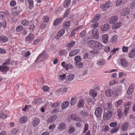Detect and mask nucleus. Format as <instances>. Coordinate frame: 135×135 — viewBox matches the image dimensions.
Listing matches in <instances>:
<instances>
[{
    "label": "nucleus",
    "mask_w": 135,
    "mask_h": 135,
    "mask_svg": "<svg viewBox=\"0 0 135 135\" xmlns=\"http://www.w3.org/2000/svg\"><path fill=\"white\" fill-rule=\"evenodd\" d=\"M109 128V127L108 126H104L103 127L102 130L103 131L105 132L108 131Z\"/></svg>",
    "instance_id": "obj_53"
},
{
    "label": "nucleus",
    "mask_w": 135,
    "mask_h": 135,
    "mask_svg": "<svg viewBox=\"0 0 135 135\" xmlns=\"http://www.w3.org/2000/svg\"><path fill=\"white\" fill-rule=\"evenodd\" d=\"M93 35V38L95 39H97L99 37V32L97 29H94L92 31Z\"/></svg>",
    "instance_id": "obj_8"
},
{
    "label": "nucleus",
    "mask_w": 135,
    "mask_h": 135,
    "mask_svg": "<svg viewBox=\"0 0 135 135\" xmlns=\"http://www.w3.org/2000/svg\"><path fill=\"white\" fill-rule=\"evenodd\" d=\"M105 62V60H98L97 64L98 66H101L104 64Z\"/></svg>",
    "instance_id": "obj_29"
},
{
    "label": "nucleus",
    "mask_w": 135,
    "mask_h": 135,
    "mask_svg": "<svg viewBox=\"0 0 135 135\" xmlns=\"http://www.w3.org/2000/svg\"><path fill=\"white\" fill-rule=\"evenodd\" d=\"M119 48H114L112 51H111L110 53L111 55H113L115 53L116 51L118 50Z\"/></svg>",
    "instance_id": "obj_55"
},
{
    "label": "nucleus",
    "mask_w": 135,
    "mask_h": 135,
    "mask_svg": "<svg viewBox=\"0 0 135 135\" xmlns=\"http://www.w3.org/2000/svg\"><path fill=\"white\" fill-rule=\"evenodd\" d=\"M112 116V113L111 111H108L106 112L104 115V117L105 120L110 119Z\"/></svg>",
    "instance_id": "obj_9"
},
{
    "label": "nucleus",
    "mask_w": 135,
    "mask_h": 135,
    "mask_svg": "<svg viewBox=\"0 0 135 135\" xmlns=\"http://www.w3.org/2000/svg\"><path fill=\"white\" fill-rule=\"evenodd\" d=\"M130 12L129 9L127 8H125L122 9L120 14L122 16H124L128 14Z\"/></svg>",
    "instance_id": "obj_5"
},
{
    "label": "nucleus",
    "mask_w": 135,
    "mask_h": 135,
    "mask_svg": "<svg viewBox=\"0 0 135 135\" xmlns=\"http://www.w3.org/2000/svg\"><path fill=\"white\" fill-rule=\"evenodd\" d=\"M29 3V8L31 9H32L34 6V2L33 0H28Z\"/></svg>",
    "instance_id": "obj_38"
},
{
    "label": "nucleus",
    "mask_w": 135,
    "mask_h": 135,
    "mask_svg": "<svg viewBox=\"0 0 135 135\" xmlns=\"http://www.w3.org/2000/svg\"><path fill=\"white\" fill-rule=\"evenodd\" d=\"M66 51L64 50H61L59 51V54L60 55H63L66 54Z\"/></svg>",
    "instance_id": "obj_48"
},
{
    "label": "nucleus",
    "mask_w": 135,
    "mask_h": 135,
    "mask_svg": "<svg viewBox=\"0 0 135 135\" xmlns=\"http://www.w3.org/2000/svg\"><path fill=\"white\" fill-rule=\"evenodd\" d=\"M122 51L123 52H126L128 51V48L127 47L123 46L122 47Z\"/></svg>",
    "instance_id": "obj_61"
},
{
    "label": "nucleus",
    "mask_w": 135,
    "mask_h": 135,
    "mask_svg": "<svg viewBox=\"0 0 135 135\" xmlns=\"http://www.w3.org/2000/svg\"><path fill=\"white\" fill-rule=\"evenodd\" d=\"M49 17L47 16H44L42 18L43 22L45 23L48 22L49 21Z\"/></svg>",
    "instance_id": "obj_43"
},
{
    "label": "nucleus",
    "mask_w": 135,
    "mask_h": 135,
    "mask_svg": "<svg viewBox=\"0 0 135 135\" xmlns=\"http://www.w3.org/2000/svg\"><path fill=\"white\" fill-rule=\"evenodd\" d=\"M34 37V36L33 33H30L26 38V41H30L32 40Z\"/></svg>",
    "instance_id": "obj_23"
},
{
    "label": "nucleus",
    "mask_w": 135,
    "mask_h": 135,
    "mask_svg": "<svg viewBox=\"0 0 135 135\" xmlns=\"http://www.w3.org/2000/svg\"><path fill=\"white\" fill-rule=\"evenodd\" d=\"M135 56V48L133 49L129 52L128 56L130 58H133Z\"/></svg>",
    "instance_id": "obj_27"
},
{
    "label": "nucleus",
    "mask_w": 135,
    "mask_h": 135,
    "mask_svg": "<svg viewBox=\"0 0 135 135\" xmlns=\"http://www.w3.org/2000/svg\"><path fill=\"white\" fill-rule=\"evenodd\" d=\"M40 123V119L38 118H35L32 123V126L34 127L36 126Z\"/></svg>",
    "instance_id": "obj_16"
},
{
    "label": "nucleus",
    "mask_w": 135,
    "mask_h": 135,
    "mask_svg": "<svg viewBox=\"0 0 135 135\" xmlns=\"http://www.w3.org/2000/svg\"><path fill=\"white\" fill-rule=\"evenodd\" d=\"M61 65L66 70H68L69 69H72L74 66L70 64H66L65 62H63L61 64Z\"/></svg>",
    "instance_id": "obj_4"
},
{
    "label": "nucleus",
    "mask_w": 135,
    "mask_h": 135,
    "mask_svg": "<svg viewBox=\"0 0 135 135\" xmlns=\"http://www.w3.org/2000/svg\"><path fill=\"white\" fill-rule=\"evenodd\" d=\"M27 118L26 116H23L20 119V122L22 123H25L27 121Z\"/></svg>",
    "instance_id": "obj_34"
},
{
    "label": "nucleus",
    "mask_w": 135,
    "mask_h": 135,
    "mask_svg": "<svg viewBox=\"0 0 135 135\" xmlns=\"http://www.w3.org/2000/svg\"><path fill=\"white\" fill-rule=\"evenodd\" d=\"M104 51L107 52H109L110 51L109 46H107L105 47L104 49Z\"/></svg>",
    "instance_id": "obj_63"
},
{
    "label": "nucleus",
    "mask_w": 135,
    "mask_h": 135,
    "mask_svg": "<svg viewBox=\"0 0 135 135\" xmlns=\"http://www.w3.org/2000/svg\"><path fill=\"white\" fill-rule=\"evenodd\" d=\"M100 17L99 14H97L95 15L92 21V23H95L98 21Z\"/></svg>",
    "instance_id": "obj_30"
},
{
    "label": "nucleus",
    "mask_w": 135,
    "mask_h": 135,
    "mask_svg": "<svg viewBox=\"0 0 135 135\" xmlns=\"http://www.w3.org/2000/svg\"><path fill=\"white\" fill-rule=\"evenodd\" d=\"M23 27L22 25L18 26L16 28V31L18 32H20L23 30Z\"/></svg>",
    "instance_id": "obj_46"
},
{
    "label": "nucleus",
    "mask_w": 135,
    "mask_h": 135,
    "mask_svg": "<svg viewBox=\"0 0 135 135\" xmlns=\"http://www.w3.org/2000/svg\"><path fill=\"white\" fill-rule=\"evenodd\" d=\"M118 20V17L116 16H112L109 20V22L111 24H113Z\"/></svg>",
    "instance_id": "obj_13"
},
{
    "label": "nucleus",
    "mask_w": 135,
    "mask_h": 135,
    "mask_svg": "<svg viewBox=\"0 0 135 135\" xmlns=\"http://www.w3.org/2000/svg\"><path fill=\"white\" fill-rule=\"evenodd\" d=\"M46 55V53L45 51L43 52L38 56L36 59H45Z\"/></svg>",
    "instance_id": "obj_21"
},
{
    "label": "nucleus",
    "mask_w": 135,
    "mask_h": 135,
    "mask_svg": "<svg viewBox=\"0 0 135 135\" xmlns=\"http://www.w3.org/2000/svg\"><path fill=\"white\" fill-rule=\"evenodd\" d=\"M113 93V91L110 89H108L105 91L106 95L108 97H111Z\"/></svg>",
    "instance_id": "obj_17"
},
{
    "label": "nucleus",
    "mask_w": 135,
    "mask_h": 135,
    "mask_svg": "<svg viewBox=\"0 0 135 135\" xmlns=\"http://www.w3.org/2000/svg\"><path fill=\"white\" fill-rule=\"evenodd\" d=\"M42 102V100L41 98H37L34 99V101L32 103L33 105L39 104Z\"/></svg>",
    "instance_id": "obj_24"
},
{
    "label": "nucleus",
    "mask_w": 135,
    "mask_h": 135,
    "mask_svg": "<svg viewBox=\"0 0 135 135\" xmlns=\"http://www.w3.org/2000/svg\"><path fill=\"white\" fill-rule=\"evenodd\" d=\"M94 23L91 26V27L93 28L94 29H95L98 26L99 23L98 22H95V23Z\"/></svg>",
    "instance_id": "obj_57"
},
{
    "label": "nucleus",
    "mask_w": 135,
    "mask_h": 135,
    "mask_svg": "<svg viewBox=\"0 0 135 135\" xmlns=\"http://www.w3.org/2000/svg\"><path fill=\"white\" fill-rule=\"evenodd\" d=\"M29 22L27 20H23L22 22V24L24 26H27L29 24Z\"/></svg>",
    "instance_id": "obj_45"
},
{
    "label": "nucleus",
    "mask_w": 135,
    "mask_h": 135,
    "mask_svg": "<svg viewBox=\"0 0 135 135\" xmlns=\"http://www.w3.org/2000/svg\"><path fill=\"white\" fill-rule=\"evenodd\" d=\"M80 51V50L78 49H75L70 52L69 54V56H73L78 54Z\"/></svg>",
    "instance_id": "obj_14"
},
{
    "label": "nucleus",
    "mask_w": 135,
    "mask_h": 135,
    "mask_svg": "<svg viewBox=\"0 0 135 135\" xmlns=\"http://www.w3.org/2000/svg\"><path fill=\"white\" fill-rule=\"evenodd\" d=\"M63 18H58L55 20L53 23V25L54 26H56L59 25L63 20Z\"/></svg>",
    "instance_id": "obj_11"
},
{
    "label": "nucleus",
    "mask_w": 135,
    "mask_h": 135,
    "mask_svg": "<svg viewBox=\"0 0 135 135\" xmlns=\"http://www.w3.org/2000/svg\"><path fill=\"white\" fill-rule=\"evenodd\" d=\"M109 25L108 24H105L102 26L101 29L103 31H105L109 30Z\"/></svg>",
    "instance_id": "obj_25"
},
{
    "label": "nucleus",
    "mask_w": 135,
    "mask_h": 135,
    "mask_svg": "<svg viewBox=\"0 0 135 135\" xmlns=\"http://www.w3.org/2000/svg\"><path fill=\"white\" fill-rule=\"evenodd\" d=\"M65 33V30L64 29H62L60 30L56 35L55 38L57 39H59L62 37Z\"/></svg>",
    "instance_id": "obj_6"
},
{
    "label": "nucleus",
    "mask_w": 135,
    "mask_h": 135,
    "mask_svg": "<svg viewBox=\"0 0 135 135\" xmlns=\"http://www.w3.org/2000/svg\"><path fill=\"white\" fill-rule=\"evenodd\" d=\"M75 62H74V64L76 66L79 68H81L83 67V63L80 62L81 60H75Z\"/></svg>",
    "instance_id": "obj_12"
},
{
    "label": "nucleus",
    "mask_w": 135,
    "mask_h": 135,
    "mask_svg": "<svg viewBox=\"0 0 135 135\" xmlns=\"http://www.w3.org/2000/svg\"><path fill=\"white\" fill-rule=\"evenodd\" d=\"M70 117L72 120L75 121H79L80 119V118L77 117L75 114H71Z\"/></svg>",
    "instance_id": "obj_31"
},
{
    "label": "nucleus",
    "mask_w": 135,
    "mask_h": 135,
    "mask_svg": "<svg viewBox=\"0 0 135 135\" xmlns=\"http://www.w3.org/2000/svg\"><path fill=\"white\" fill-rule=\"evenodd\" d=\"M70 25V21H66L64 23L63 26V27L65 29H67L68 28Z\"/></svg>",
    "instance_id": "obj_37"
},
{
    "label": "nucleus",
    "mask_w": 135,
    "mask_h": 135,
    "mask_svg": "<svg viewBox=\"0 0 135 135\" xmlns=\"http://www.w3.org/2000/svg\"><path fill=\"white\" fill-rule=\"evenodd\" d=\"M12 10L13 12V15L15 16H17L21 12L20 8H19L17 9V7H16L13 8Z\"/></svg>",
    "instance_id": "obj_7"
},
{
    "label": "nucleus",
    "mask_w": 135,
    "mask_h": 135,
    "mask_svg": "<svg viewBox=\"0 0 135 135\" xmlns=\"http://www.w3.org/2000/svg\"><path fill=\"white\" fill-rule=\"evenodd\" d=\"M75 78V76L73 74H70L68 75L67 77V80L66 81H70L73 80Z\"/></svg>",
    "instance_id": "obj_28"
},
{
    "label": "nucleus",
    "mask_w": 135,
    "mask_h": 135,
    "mask_svg": "<svg viewBox=\"0 0 135 135\" xmlns=\"http://www.w3.org/2000/svg\"><path fill=\"white\" fill-rule=\"evenodd\" d=\"M32 107L31 105H26L24 108L22 109V110L23 111H25L27 109H30L32 108Z\"/></svg>",
    "instance_id": "obj_51"
},
{
    "label": "nucleus",
    "mask_w": 135,
    "mask_h": 135,
    "mask_svg": "<svg viewBox=\"0 0 135 135\" xmlns=\"http://www.w3.org/2000/svg\"><path fill=\"white\" fill-rule=\"evenodd\" d=\"M122 25V23L118 22L112 26V28L114 29H117L119 28Z\"/></svg>",
    "instance_id": "obj_35"
},
{
    "label": "nucleus",
    "mask_w": 135,
    "mask_h": 135,
    "mask_svg": "<svg viewBox=\"0 0 135 135\" xmlns=\"http://www.w3.org/2000/svg\"><path fill=\"white\" fill-rule=\"evenodd\" d=\"M112 105L110 103H107L105 106H104V108L105 109H108V110H110L112 108Z\"/></svg>",
    "instance_id": "obj_36"
},
{
    "label": "nucleus",
    "mask_w": 135,
    "mask_h": 135,
    "mask_svg": "<svg viewBox=\"0 0 135 135\" xmlns=\"http://www.w3.org/2000/svg\"><path fill=\"white\" fill-rule=\"evenodd\" d=\"M125 76V74L123 72H120L119 73V78H121Z\"/></svg>",
    "instance_id": "obj_62"
},
{
    "label": "nucleus",
    "mask_w": 135,
    "mask_h": 135,
    "mask_svg": "<svg viewBox=\"0 0 135 135\" xmlns=\"http://www.w3.org/2000/svg\"><path fill=\"white\" fill-rule=\"evenodd\" d=\"M7 117V115H4V114L3 113H1L0 114V117L2 119H4L6 118Z\"/></svg>",
    "instance_id": "obj_58"
},
{
    "label": "nucleus",
    "mask_w": 135,
    "mask_h": 135,
    "mask_svg": "<svg viewBox=\"0 0 135 135\" xmlns=\"http://www.w3.org/2000/svg\"><path fill=\"white\" fill-rule=\"evenodd\" d=\"M102 113V110L99 107L97 108L95 110L94 114L95 115L98 117H99L101 116Z\"/></svg>",
    "instance_id": "obj_3"
},
{
    "label": "nucleus",
    "mask_w": 135,
    "mask_h": 135,
    "mask_svg": "<svg viewBox=\"0 0 135 135\" xmlns=\"http://www.w3.org/2000/svg\"><path fill=\"white\" fill-rule=\"evenodd\" d=\"M80 115L84 118L87 117L89 115V113L88 112L84 110H82L80 112Z\"/></svg>",
    "instance_id": "obj_18"
},
{
    "label": "nucleus",
    "mask_w": 135,
    "mask_h": 135,
    "mask_svg": "<svg viewBox=\"0 0 135 135\" xmlns=\"http://www.w3.org/2000/svg\"><path fill=\"white\" fill-rule=\"evenodd\" d=\"M60 103H58V102H56L52 104L51 105V106L52 107H55L59 106L60 105Z\"/></svg>",
    "instance_id": "obj_60"
},
{
    "label": "nucleus",
    "mask_w": 135,
    "mask_h": 135,
    "mask_svg": "<svg viewBox=\"0 0 135 135\" xmlns=\"http://www.w3.org/2000/svg\"><path fill=\"white\" fill-rule=\"evenodd\" d=\"M66 77V75L65 74L59 76V77L61 80H64Z\"/></svg>",
    "instance_id": "obj_52"
},
{
    "label": "nucleus",
    "mask_w": 135,
    "mask_h": 135,
    "mask_svg": "<svg viewBox=\"0 0 135 135\" xmlns=\"http://www.w3.org/2000/svg\"><path fill=\"white\" fill-rule=\"evenodd\" d=\"M120 64L123 67H127L128 65V62L126 60H120Z\"/></svg>",
    "instance_id": "obj_26"
},
{
    "label": "nucleus",
    "mask_w": 135,
    "mask_h": 135,
    "mask_svg": "<svg viewBox=\"0 0 135 135\" xmlns=\"http://www.w3.org/2000/svg\"><path fill=\"white\" fill-rule=\"evenodd\" d=\"M75 128L72 126H70L68 129V132L70 133H71L75 131Z\"/></svg>",
    "instance_id": "obj_42"
},
{
    "label": "nucleus",
    "mask_w": 135,
    "mask_h": 135,
    "mask_svg": "<svg viewBox=\"0 0 135 135\" xmlns=\"http://www.w3.org/2000/svg\"><path fill=\"white\" fill-rule=\"evenodd\" d=\"M117 114L118 117L120 118H121L122 113V110L120 109H119L117 110Z\"/></svg>",
    "instance_id": "obj_49"
},
{
    "label": "nucleus",
    "mask_w": 135,
    "mask_h": 135,
    "mask_svg": "<svg viewBox=\"0 0 135 135\" xmlns=\"http://www.w3.org/2000/svg\"><path fill=\"white\" fill-rule=\"evenodd\" d=\"M123 101L122 100H118L117 102L115 104V106L118 108L119 106H120L122 103Z\"/></svg>",
    "instance_id": "obj_44"
},
{
    "label": "nucleus",
    "mask_w": 135,
    "mask_h": 135,
    "mask_svg": "<svg viewBox=\"0 0 135 135\" xmlns=\"http://www.w3.org/2000/svg\"><path fill=\"white\" fill-rule=\"evenodd\" d=\"M57 118V117L56 115H52L48 119L47 122L48 123H52L54 122Z\"/></svg>",
    "instance_id": "obj_19"
},
{
    "label": "nucleus",
    "mask_w": 135,
    "mask_h": 135,
    "mask_svg": "<svg viewBox=\"0 0 135 135\" xmlns=\"http://www.w3.org/2000/svg\"><path fill=\"white\" fill-rule=\"evenodd\" d=\"M89 93L90 95L93 97H95L97 95V93L93 89L91 90L90 91Z\"/></svg>",
    "instance_id": "obj_33"
},
{
    "label": "nucleus",
    "mask_w": 135,
    "mask_h": 135,
    "mask_svg": "<svg viewBox=\"0 0 135 135\" xmlns=\"http://www.w3.org/2000/svg\"><path fill=\"white\" fill-rule=\"evenodd\" d=\"M8 38L5 35L0 36V41L5 42L8 41Z\"/></svg>",
    "instance_id": "obj_20"
},
{
    "label": "nucleus",
    "mask_w": 135,
    "mask_h": 135,
    "mask_svg": "<svg viewBox=\"0 0 135 135\" xmlns=\"http://www.w3.org/2000/svg\"><path fill=\"white\" fill-rule=\"evenodd\" d=\"M10 61L8 60L6 62L4 63L2 65L0 66V71L3 73H6L8 71L9 67L8 66L10 64Z\"/></svg>",
    "instance_id": "obj_2"
},
{
    "label": "nucleus",
    "mask_w": 135,
    "mask_h": 135,
    "mask_svg": "<svg viewBox=\"0 0 135 135\" xmlns=\"http://www.w3.org/2000/svg\"><path fill=\"white\" fill-rule=\"evenodd\" d=\"M66 127V124L64 123L61 122L59 123L57 128L59 131H62L65 129Z\"/></svg>",
    "instance_id": "obj_10"
},
{
    "label": "nucleus",
    "mask_w": 135,
    "mask_h": 135,
    "mask_svg": "<svg viewBox=\"0 0 135 135\" xmlns=\"http://www.w3.org/2000/svg\"><path fill=\"white\" fill-rule=\"evenodd\" d=\"M84 101L83 99L80 100L78 102V106L79 107H83L84 105Z\"/></svg>",
    "instance_id": "obj_39"
},
{
    "label": "nucleus",
    "mask_w": 135,
    "mask_h": 135,
    "mask_svg": "<svg viewBox=\"0 0 135 135\" xmlns=\"http://www.w3.org/2000/svg\"><path fill=\"white\" fill-rule=\"evenodd\" d=\"M5 16V13L3 12L2 11L0 12V19H4Z\"/></svg>",
    "instance_id": "obj_50"
},
{
    "label": "nucleus",
    "mask_w": 135,
    "mask_h": 135,
    "mask_svg": "<svg viewBox=\"0 0 135 135\" xmlns=\"http://www.w3.org/2000/svg\"><path fill=\"white\" fill-rule=\"evenodd\" d=\"M77 99L76 98H72L70 101V104L72 105H74L76 102Z\"/></svg>",
    "instance_id": "obj_47"
},
{
    "label": "nucleus",
    "mask_w": 135,
    "mask_h": 135,
    "mask_svg": "<svg viewBox=\"0 0 135 135\" xmlns=\"http://www.w3.org/2000/svg\"><path fill=\"white\" fill-rule=\"evenodd\" d=\"M87 44L90 47L97 50H101L103 48L102 44L96 41L91 40L88 41Z\"/></svg>",
    "instance_id": "obj_1"
},
{
    "label": "nucleus",
    "mask_w": 135,
    "mask_h": 135,
    "mask_svg": "<svg viewBox=\"0 0 135 135\" xmlns=\"http://www.w3.org/2000/svg\"><path fill=\"white\" fill-rule=\"evenodd\" d=\"M129 126L128 123L126 122L123 123L121 127V129L123 131H126L127 129Z\"/></svg>",
    "instance_id": "obj_15"
},
{
    "label": "nucleus",
    "mask_w": 135,
    "mask_h": 135,
    "mask_svg": "<svg viewBox=\"0 0 135 135\" xmlns=\"http://www.w3.org/2000/svg\"><path fill=\"white\" fill-rule=\"evenodd\" d=\"M69 101H66L64 102L61 105L62 109H64L67 108L69 105Z\"/></svg>",
    "instance_id": "obj_32"
},
{
    "label": "nucleus",
    "mask_w": 135,
    "mask_h": 135,
    "mask_svg": "<svg viewBox=\"0 0 135 135\" xmlns=\"http://www.w3.org/2000/svg\"><path fill=\"white\" fill-rule=\"evenodd\" d=\"M42 89L44 91H46L49 90V88L47 86H44L42 88Z\"/></svg>",
    "instance_id": "obj_64"
},
{
    "label": "nucleus",
    "mask_w": 135,
    "mask_h": 135,
    "mask_svg": "<svg viewBox=\"0 0 135 135\" xmlns=\"http://www.w3.org/2000/svg\"><path fill=\"white\" fill-rule=\"evenodd\" d=\"M70 12V9H68L67 10L63 16V18H65L69 14Z\"/></svg>",
    "instance_id": "obj_59"
},
{
    "label": "nucleus",
    "mask_w": 135,
    "mask_h": 135,
    "mask_svg": "<svg viewBox=\"0 0 135 135\" xmlns=\"http://www.w3.org/2000/svg\"><path fill=\"white\" fill-rule=\"evenodd\" d=\"M75 42L74 41H71L70 43H69L66 45V46L69 47H71L74 46Z\"/></svg>",
    "instance_id": "obj_41"
},
{
    "label": "nucleus",
    "mask_w": 135,
    "mask_h": 135,
    "mask_svg": "<svg viewBox=\"0 0 135 135\" xmlns=\"http://www.w3.org/2000/svg\"><path fill=\"white\" fill-rule=\"evenodd\" d=\"M35 27V26L34 24H31L30 26V31H33Z\"/></svg>",
    "instance_id": "obj_56"
},
{
    "label": "nucleus",
    "mask_w": 135,
    "mask_h": 135,
    "mask_svg": "<svg viewBox=\"0 0 135 135\" xmlns=\"http://www.w3.org/2000/svg\"><path fill=\"white\" fill-rule=\"evenodd\" d=\"M109 36L108 34H105L102 36V41L103 42L107 43L108 41Z\"/></svg>",
    "instance_id": "obj_22"
},
{
    "label": "nucleus",
    "mask_w": 135,
    "mask_h": 135,
    "mask_svg": "<svg viewBox=\"0 0 135 135\" xmlns=\"http://www.w3.org/2000/svg\"><path fill=\"white\" fill-rule=\"evenodd\" d=\"M70 0H65L64 3V6L65 8L68 7L70 3Z\"/></svg>",
    "instance_id": "obj_40"
},
{
    "label": "nucleus",
    "mask_w": 135,
    "mask_h": 135,
    "mask_svg": "<svg viewBox=\"0 0 135 135\" xmlns=\"http://www.w3.org/2000/svg\"><path fill=\"white\" fill-rule=\"evenodd\" d=\"M89 126L87 124H85L84 127V130L83 131V133H85L88 130Z\"/></svg>",
    "instance_id": "obj_54"
}]
</instances>
